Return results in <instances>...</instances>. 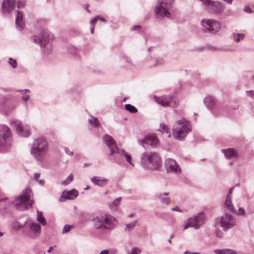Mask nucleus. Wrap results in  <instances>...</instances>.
Listing matches in <instances>:
<instances>
[{
    "label": "nucleus",
    "mask_w": 254,
    "mask_h": 254,
    "mask_svg": "<svg viewBox=\"0 0 254 254\" xmlns=\"http://www.w3.org/2000/svg\"><path fill=\"white\" fill-rule=\"evenodd\" d=\"M132 28L134 30H138L141 28V26L140 25H135Z\"/></svg>",
    "instance_id": "55"
},
{
    "label": "nucleus",
    "mask_w": 254,
    "mask_h": 254,
    "mask_svg": "<svg viewBox=\"0 0 254 254\" xmlns=\"http://www.w3.org/2000/svg\"><path fill=\"white\" fill-rule=\"evenodd\" d=\"M78 194V192L77 190H72L67 192V195L64 196V197L62 195L61 197L60 200L61 201H64L65 199H71L74 197H76Z\"/></svg>",
    "instance_id": "25"
},
{
    "label": "nucleus",
    "mask_w": 254,
    "mask_h": 254,
    "mask_svg": "<svg viewBox=\"0 0 254 254\" xmlns=\"http://www.w3.org/2000/svg\"><path fill=\"white\" fill-rule=\"evenodd\" d=\"M234 38L236 42H238L240 40V38L237 36V34L234 35Z\"/></svg>",
    "instance_id": "54"
},
{
    "label": "nucleus",
    "mask_w": 254,
    "mask_h": 254,
    "mask_svg": "<svg viewBox=\"0 0 254 254\" xmlns=\"http://www.w3.org/2000/svg\"><path fill=\"white\" fill-rule=\"evenodd\" d=\"M201 25L210 33L215 34L221 29V24L218 20L214 19H203L201 21Z\"/></svg>",
    "instance_id": "11"
},
{
    "label": "nucleus",
    "mask_w": 254,
    "mask_h": 254,
    "mask_svg": "<svg viewBox=\"0 0 254 254\" xmlns=\"http://www.w3.org/2000/svg\"><path fill=\"white\" fill-rule=\"evenodd\" d=\"M203 4L206 6L207 8L212 9L216 10L218 8V6L215 4V3L211 0H200Z\"/></svg>",
    "instance_id": "26"
},
{
    "label": "nucleus",
    "mask_w": 254,
    "mask_h": 254,
    "mask_svg": "<svg viewBox=\"0 0 254 254\" xmlns=\"http://www.w3.org/2000/svg\"><path fill=\"white\" fill-rule=\"evenodd\" d=\"M173 2V0H158V3L166 8L169 7Z\"/></svg>",
    "instance_id": "29"
},
{
    "label": "nucleus",
    "mask_w": 254,
    "mask_h": 254,
    "mask_svg": "<svg viewBox=\"0 0 254 254\" xmlns=\"http://www.w3.org/2000/svg\"><path fill=\"white\" fill-rule=\"evenodd\" d=\"M15 24L16 26L19 27L20 29L23 28V14L19 10L16 11V17H15Z\"/></svg>",
    "instance_id": "23"
},
{
    "label": "nucleus",
    "mask_w": 254,
    "mask_h": 254,
    "mask_svg": "<svg viewBox=\"0 0 254 254\" xmlns=\"http://www.w3.org/2000/svg\"><path fill=\"white\" fill-rule=\"evenodd\" d=\"M224 206L228 210H230L231 212L234 211V206L232 204V202L231 200V196L227 195L226 200L224 203Z\"/></svg>",
    "instance_id": "28"
},
{
    "label": "nucleus",
    "mask_w": 254,
    "mask_h": 254,
    "mask_svg": "<svg viewBox=\"0 0 254 254\" xmlns=\"http://www.w3.org/2000/svg\"><path fill=\"white\" fill-rule=\"evenodd\" d=\"M30 190L26 189L20 195L16 197L14 205L17 210L23 211L32 207V201L30 199Z\"/></svg>",
    "instance_id": "8"
},
{
    "label": "nucleus",
    "mask_w": 254,
    "mask_h": 254,
    "mask_svg": "<svg viewBox=\"0 0 254 254\" xmlns=\"http://www.w3.org/2000/svg\"><path fill=\"white\" fill-rule=\"evenodd\" d=\"M72 227V226L68 225H65L64 229H63V232L66 233L70 231L71 228Z\"/></svg>",
    "instance_id": "41"
},
{
    "label": "nucleus",
    "mask_w": 254,
    "mask_h": 254,
    "mask_svg": "<svg viewBox=\"0 0 254 254\" xmlns=\"http://www.w3.org/2000/svg\"><path fill=\"white\" fill-rule=\"evenodd\" d=\"M53 247H51L49 248V250L47 251L48 253H50L51 251L53 250Z\"/></svg>",
    "instance_id": "64"
},
{
    "label": "nucleus",
    "mask_w": 254,
    "mask_h": 254,
    "mask_svg": "<svg viewBox=\"0 0 254 254\" xmlns=\"http://www.w3.org/2000/svg\"><path fill=\"white\" fill-rule=\"evenodd\" d=\"M103 141L109 148L111 153L110 155H112L113 154H119L121 156L125 158L126 161L129 163L131 166H134V164L131 161V156L130 154L126 152L125 150H120L117 147L115 141L114 140L113 137L108 135L105 134L103 137Z\"/></svg>",
    "instance_id": "5"
},
{
    "label": "nucleus",
    "mask_w": 254,
    "mask_h": 254,
    "mask_svg": "<svg viewBox=\"0 0 254 254\" xmlns=\"http://www.w3.org/2000/svg\"><path fill=\"white\" fill-rule=\"evenodd\" d=\"M185 254H200V253H197V252H193V253H191V252H190L189 251H186L184 253Z\"/></svg>",
    "instance_id": "56"
},
{
    "label": "nucleus",
    "mask_w": 254,
    "mask_h": 254,
    "mask_svg": "<svg viewBox=\"0 0 254 254\" xmlns=\"http://www.w3.org/2000/svg\"><path fill=\"white\" fill-rule=\"evenodd\" d=\"M141 251L137 248H133L131 249V252L128 253V254H139Z\"/></svg>",
    "instance_id": "40"
},
{
    "label": "nucleus",
    "mask_w": 254,
    "mask_h": 254,
    "mask_svg": "<svg viewBox=\"0 0 254 254\" xmlns=\"http://www.w3.org/2000/svg\"><path fill=\"white\" fill-rule=\"evenodd\" d=\"M41 232V226L36 223H31L29 226L28 235L30 237H36L39 236Z\"/></svg>",
    "instance_id": "17"
},
{
    "label": "nucleus",
    "mask_w": 254,
    "mask_h": 254,
    "mask_svg": "<svg viewBox=\"0 0 254 254\" xmlns=\"http://www.w3.org/2000/svg\"><path fill=\"white\" fill-rule=\"evenodd\" d=\"M73 175L72 174H70L69 175V176L68 177V178L66 179V180H65L64 181L62 184L64 185H67L68 184H69L70 182H71L72 180H73Z\"/></svg>",
    "instance_id": "39"
},
{
    "label": "nucleus",
    "mask_w": 254,
    "mask_h": 254,
    "mask_svg": "<svg viewBox=\"0 0 254 254\" xmlns=\"http://www.w3.org/2000/svg\"><path fill=\"white\" fill-rule=\"evenodd\" d=\"M166 170L168 173H179L181 170L176 161L171 158H168L165 161Z\"/></svg>",
    "instance_id": "14"
},
{
    "label": "nucleus",
    "mask_w": 254,
    "mask_h": 254,
    "mask_svg": "<svg viewBox=\"0 0 254 254\" xmlns=\"http://www.w3.org/2000/svg\"><path fill=\"white\" fill-rule=\"evenodd\" d=\"M40 174L39 173H35L34 175V180L37 181L39 185H43L44 184V181L39 180Z\"/></svg>",
    "instance_id": "37"
},
{
    "label": "nucleus",
    "mask_w": 254,
    "mask_h": 254,
    "mask_svg": "<svg viewBox=\"0 0 254 254\" xmlns=\"http://www.w3.org/2000/svg\"><path fill=\"white\" fill-rule=\"evenodd\" d=\"M99 16H97L95 17L92 18L90 20V24L92 25V26L94 27L95 24H96L97 20H98Z\"/></svg>",
    "instance_id": "42"
},
{
    "label": "nucleus",
    "mask_w": 254,
    "mask_h": 254,
    "mask_svg": "<svg viewBox=\"0 0 254 254\" xmlns=\"http://www.w3.org/2000/svg\"><path fill=\"white\" fill-rule=\"evenodd\" d=\"M91 181L93 182V183L95 185H98L100 187H103V185H100L99 182L101 181L99 178H98L97 177H93L91 179ZM107 180L106 179H102V181L104 182L106 181Z\"/></svg>",
    "instance_id": "33"
},
{
    "label": "nucleus",
    "mask_w": 254,
    "mask_h": 254,
    "mask_svg": "<svg viewBox=\"0 0 254 254\" xmlns=\"http://www.w3.org/2000/svg\"><path fill=\"white\" fill-rule=\"evenodd\" d=\"M48 145L46 141L42 138L35 139L31 147V153L38 161H42L47 153Z\"/></svg>",
    "instance_id": "3"
},
{
    "label": "nucleus",
    "mask_w": 254,
    "mask_h": 254,
    "mask_svg": "<svg viewBox=\"0 0 254 254\" xmlns=\"http://www.w3.org/2000/svg\"><path fill=\"white\" fill-rule=\"evenodd\" d=\"M15 0H3L1 11L3 14L10 13L15 7Z\"/></svg>",
    "instance_id": "16"
},
{
    "label": "nucleus",
    "mask_w": 254,
    "mask_h": 254,
    "mask_svg": "<svg viewBox=\"0 0 254 254\" xmlns=\"http://www.w3.org/2000/svg\"><path fill=\"white\" fill-rule=\"evenodd\" d=\"M190 122L184 118L177 121L172 128L173 136L177 139L182 140L190 131Z\"/></svg>",
    "instance_id": "2"
},
{
    "label": "nucleus",
    "mask_w": 254,
    "mask_h": 254,
    "mask_svg": "<svg viewBox=\"0 0 254 254\" xmlns=\"http://www.w3.org/2000/svg\"><path fill=\"white\" fill-rule=\"evenodd\" d=\"M246 94L248 96L254 99V92L253 91H252V90L248 91L246 92Z\"/></svg>",
    "instance_id": "46"
},
{
    "label": "nucleus",
    "mask_w": 254,
    "mask_h": 254,
    "mask_svg": "<svg viewBox=\"0 0 254 254\" xmlns=\"http://www.w3.org/2000/svg\"><path fill=\"white\" fill-rule=\"evenodd\" d=\"M94 27L92 26V27H91V30H90L91 33L92 34H93V33H94Z\"/></svg>",
    "instance_id": "63"
},
{
    "label": "nucleus",
    "mask_w": 254,
    "mask_h": 254,
    "mask_svg": "<svg viewBox=\"0 0 254 254\" xmlns=\"http://www.w3.org/2000/svg\"><path fill=\"white\" fill-rule=\"evenodd\" d=\"M109 251L108 250H103L101 251L100 254H108Z\"/></svg>",
    "instance_id": "58"
},
{
    "label": "nucleus",
    "mask_w": 254,
    "mask_h": 254,
    "mask_svg": "<svg viewBox=\"0 0 254 254\" xmlns=\"http://www.w3.org/2000/svg\"><path fill=\"white\" fill-rule=\"evenodd\" d=\"M214 252L216 254H238L236 251L229 249H217Z\"/></svg>",
    "instance_id": "27"
},
{
    "label": "nucleus",
    "mask_w": 254,
    "mask_h": 254,
    "mask_svg": "<svg viewBox=\"0 0 254 254\" xmlns=\"http://www.w3.org/2000/svg\"><path fill=\"white\" fill-rule=\"evenodd\" d=\"M124 59L125 60V61L128 64H130L131 63V61L130 59L127 58V57L124 56L123 57Z\"/></svg>",
    "instance_id": "52"
},
{
    "label": "nucleus",
    "mask_w": 254,
    "mask_h": 254,
    "mask_svg": "<svg viewBox=\"0 0 254 254\" xmlns=\"http://www.w3.org/2000/svg\"><path fill=\"white\" fill-rule=\"evenodd\" d=\"M245 209L242 207L239 208L238 209V211L237 212V214L244 215H245Z\"/></svg>",
    "instance_id": "45"
},
{
    "label": "nucleus",
    "mask_w": 254,
    "mask_h": 254,
    "mask_svg": "<svg viewBox=\"0 0 254 254\" xmlns=\"http://www.w3.org/2000/svg\"><path fill=\"white\" fill-rule=\"evenodd\" d=\"M89 124L94 127H98L100 123L97 118H92L91 120H89Z\"/></svg>",
    "instance_id": "35"
},
{
    "label": "nucleus",
    "mask_w": 254,
    "mask_h": 254,
    "mask_svg": "<svg viewBox=\"0 0 254 254\" xmlns=\"http://www.w3.org/2000/svg\"><path fill=\"white\" fill-rule=\"evenodd\" d=\"M18 91H21V92H23V93L26 94L27 92H29V90L28 89H24V90H18Z\"/></svg>",
    "instance_id": "59"
},
{
    "label": "nucleus",
    "mask_w": 254,
    "mask_h": 254,
    "mask_svg": "<svg viewBox=\"0 0 254 254\" xmlns=\"http://www.w3.org/2000/svg\"><path fill=\"white\" fill-rule=\"evenodd\" d=\"M168 195L169 193L168 192L159 193L156 194L155 197L159 200L162 203L168 204L171 201L169 197H168Z\"/></svg>",
    "instance_id": "20"
},
{
    "label": "nucleus",
    "mask_w": 254,
    "mask_h": 254,
    "mask_svg": "<svg viewBox=\"0 0 254 254\" xmlns=\"http://www.w3.org/2000/svg\"><path fill=\"white\" fill-rule=\"evenodd\" d=\"M244 10L245 12L249 13H251L253 12L252 10L249 6H245L244 7Z\"/></svg>",
    "instance_id": "47"
},
{
    "label": "nucleus",
    "mask_w": 254,
    "mask_h": 254,
    "mask_svg": "<svg viewBox=\"0 0 254 254\" xmlns=\"http://www.w3.org/2000/svg\"><path fill=\"white\" fill-rule=\"evenodd\" d=\"M103 141L109 148L111 153L110 155H112L113 154H119L121 156L125 158L126 161L129 163L131 166H134V164L131 161V156L130 154L126 152L125 150H120L117 147L115 141L114 140L113 137L108 135L105 134L103 137Z\"/></svg>",
    "instance_id": "6"
},
{
    "label": "nucleus",
    "mask_w": 254,
    "mask_h": 254,
    "mask_svg": "<svg viewBox=\"0 0 254 254\" xmlns=\"http://www.w3.org/2000/svg\"><path fill=\"white\" fill-rule=\"evenodd\" d=\"M98 20H100L101 22H104V21H106V20L104 18L100 17L99 16V18H98Z\"/></svg>",
    "instance_id": "61"
},
{
    "label": "nucleus",
    "mask_w": 254,
    "mask_h": 254,
    "mask_svg": "<svg viewBox=\"0 0 254 254\" xmlns=\"http://www.w3.org/2000/svg\"><path fill=\"white\" fill-rule=\"evenodd\" d=\"M137 222V220H134L133 222H131L130 223L127 224L126 225V230L128 229L129 231L132 230L135 226Z\"/></svg>",
    "instance_id": "36"
},
{
    "label": "nucleus",
    "mask_w": 254,
    "mask_h": 254,
    "mask_svg": "<svg viewBox=\"0 0 254 254\" xmlns=\"http://www.w3.org/2000/svg\"><path fill=\"white\" fill-rule=\"evenodd\" d=\"M64 150L67 154L70 156L73 155V152L70 151L67 147L64 148Z\"/></svg>",
    "instance_id": "50"
},
{
    "label": "nucleus",
    "mask_w": 254,
    "mask_h": 254,
    "mask_svg": "<svg viewBox=\"0 0 254 254\" xmlns=\"http://www.w3.org/2000/svg\"><path fill=\"white\" fill-rule=\"evenodd\" d=\"M138 142L144 148H146L148 145L155 147L158 143V139L154 136H147L144 139L139 140Z\"/></svg>",
    "instance_id": "15"
},
{
    "label": "nucleus",
    "mask_w": 254,
    "mask_h": 254,
    "mask_svg": "<svg viewBox=\"0 0 254 254\" xmlns=\"http://www.w3.org/2000/svg\"><path fill=\"white\" fill-rule=\"evenodd\" d=\"M194 218L197 220L198 224L200 225V226L204 221V214L202 212H200L197 215L194 217Z\"/></svg>",
    "instance_id": "30"
},
{
    "label": "nucleus",
    "mask_w": 254,
    "mask_h": 254,
    "mask_svg": "<svg viewBox=\"0 0 254 254\" xmlns=\"http://www.w3.org/2000/svg\"><path fill=\"white\" fill-rule=\"evenodd\" d=\"M173 101V107H176L178 105V103H179V101L176 99H173V100L172 101V102Z\"/></svg>",
    "instance_id": "49"
},
{
    "label": "nucleus",
    "mask_w": 254,
    "mask_h": 254,
    "mask_svg": "<svg viewBox=\"0 0 254 254\" xmlns=\"http://www.w3.org/2000/svg\"><path fill=\"white\" fill-rule=\"evenodd\" d=\"M25 1L24 0H19L18 1V8H20L21 7L25 5Z\"/></svg>",
    "instance_id": "44"
},
{
    "label": "nucleus",
    "mask_w": 254,
    "mask_h": 254,
    "mask_svg": "<svg viewBox=\"0 0 254 254\" xmlns=\"http://www.w3.org/2000/svg\"><path fill=\"white\" fill-rule=\"evenodd\" d=\"M8 63L13 68H15L17 66V63L16 60H13L11 58L9 59Z\"/></svg>",
    "instance_id": "38"
},
{
    "label": "nucleus",
    "mask_w": 254,
    "mask_h": 254,
    "mask_svg": "<svg viewBox=\"0 0 254 254\" xmlns=\"http://www.w3.org/2000/svg\"><path fill=\"white\" fill-rule=\"evenodd\" d=\"M11 123L18 134L24 137L29 136L30 129L27 126L23 125L19 120H13Z\"/></svg>",
    "instance_id": "13"
},
{
    "label": "nucleus",
    "mask_w": 254,
    "mask_h": 254,
    "mask_svg": "<svg viewBox=\"0 0 254 254\" xmlns=\"http://www.w3.org/2000/svg\"><path fill=\"white\" fill-rule=\"evenodd\" d=\"M225 2H226V3L230 4L232 3V1L233 0H223Z\"/></svg>",
    "instance_id": "60"
},
{
    "label": "nucleus",
    "mask_w": 254,
    "mask_h": 254,
    "mask_svg": "<svg viewBox=\"0 0 254 254\" xmlns=\"http://www.w3.org/2000/svg\"><path fill=\"white\" fill-rule=\"evenodd\" d=\"M11 133L9 128L4 125H0V146L7 148L11 145Z\"/></svg>",
    "instance_id": "10"
},
{
    "label": "nucleus",
    "mask_w": 254,
    "mask_h": 254,
    "mask_svg": "<svg viewBox=\"0 0 254 254\" xmlns=\"http://www.w3.org/2000/svg\"><path fill=\"white\" fill-rule=\"evenodd\" d=\"M29 98V96L28 95L22 97V100L24 101H27Z\"/></svg>",
    "instance_id": "57"
},
{
    "label": "nucleus",
    "mask_w": 254,
    "mask_h": 254,
    "mask_svg": "<svg viewBox=\"0 0 254 254\" xmlns=\"http://www.w3.org/2000/svg\"><path fill=\"white\" fill-rule=\"evenodd\" d=\"M117 224L116 219L111 215L105 214L97 217L94 226L96 229H113Z\"/></svg>",
    "instance_id": "7"
},
{
    "label": "nucleus",
    "mask_w": 254,
    "mask_h": 254,
    "mask_svg": "<svg viewBox=\"0 0 254 254\" xmlns=\"http://www.w3.org/2000/svg\"><path fill=\"white\" fill-rule=\"evenodd\" d=\"M88 6L89 5L88 4H86L85 5V8L86 9V10L89 12L90 13V10L88 9Z\"/></svg>",
    "instance_id": "62"
},
{
    "label": "nucleus",
    "mask_w": 254,
    "mask_h": 254,
    "mask_svg": "<svg viewBox=\"0 0 254 254\" xmlns=\"http://www.w3.org/2000/svg\"><path fill=\"white\" fill-rule=\"evenodd\" d=\"M159 130L162 133H169L168 137H170L171 136V134L170 133V128L164 124H161L160 125V128Z\"/></svg>",
    "instance_id": "32"
},
{
    "label": "nucleus",
    "mask_w": 254,
    "mask_h": 254,
    "mask_svg": "<svg viewBox=\"0 0 254 254\" xmlns=\"http://www.w3.org/2000/svg\"><path fill=\"white\" fill-rule=\"evenodd\" d=\"M163 63H164L163 60L162 59H160V60L156 61V65H161V64H163Z\"/></svg>",
    "instance_id": "51"
},
{
    "label": "nucleus",
    "mask_w": 254,
    "mask_h": 254,
    "mask_svg": "<svg viewBox=\"0 0 254 254\" xmlns=\"http://www.w3.org/2000/svg\"><path fill=\"white\" fill-rule=\"evenodd\" d=\"M166 7L163 5H159L156 7L155 10V16L158 19H162L164 17L168 18L170 16V13L166 9Z\"/></svg>",
    "instance_id": "18"
},
{
    "label": "nucleus",
    "mask_w": 254,
    "mask_h": 254,
    "mask_svg": "<svg viewBox=\"0 0 254 254\" xmlns=\"http://www.w3.org/2000/svg\"><path fill=\"white\" fill-rule=\"evenodd\" d=\"M154 99L155 102L158 104H160L163 107H166L172 102L173 98L171 96H164L161 97H155Z\"/></svg>",
    "instance_id": "19"
},
{
    "label": "nucleus",
    "mask_w": 254,
    "mask_h": 254,
    "mask_svg": "<svg viewBox=\"0 0 254 254\" xmlns=\"http://www.w3.org/2000/svg\"><path fill=\"white\" fill-rule=\"evenodd\" d=\"M120 200L121 198H116L112 204L113 206L116 207L119 204Z\"/></svg>",
    "instance_id": "43"
},
{
    "label": "nucleus",
    "mask_w": 254,
    "mask_h": 254,
    "mask_svg": "<svg viewBox=\"0 0 254 254\" xmlns=\"http://www.w3.org/2000/svg\"><path fill=\"white\" fill-rule=\"evenodd\" d=\"M171 210L172 211H176L179 212H183V211L179 208L178 206H175L171 209Z\"/></svg>",
    "instance_id": "48"
},
{
    "label": "nucleus",
    "mask_w": 254,
    "mask_h": 254,
    "mask_svg": "<svg viewBox=\"0 0 254 254\" xmlns=\"http://www.w3.org/2000/svg\"><path fill=\"white\" fill-rule=\"evenodd\" d=\"M140 164L144 168L158 169L161 164V159L157 153L146 151L140 155Z\"/></svg>",
    "instance_id": "1"
},
{
    "label": "nucleus",
    "mask_w": 254,
    "mask_h": 254,
    "mask_svg": "<svg viewBox=\"0 0 254 254\" xmlns=\"http://www.w3.org/2000/svg\"><path fill=\"white\" fill-rule=\"evenodd\" d=\"M189 227L198 229L200 227V225L198 224V222H197V220L194 217L190 218L188 219L187 223L185 226L184 229H186Z\"/></svg>",
    "instance_id": "24"
},
{
    "label": "nucleus",
    "mask_w": 254,
    "mask_h": 254,
    "mask_svg": "<svg viewBox=\"0 0 254 254\" xmlns=\"http://www.w3.org/2000/svg\"><path fill=\"white\" fill-rule=\"evenodd\" d=\"M37 220L42 225H45L46 224V219L43 216V213L41 211H37Z\"/></svg>",
    "instance_id": "31"
},
{
    "label": "nucleus",
    "mask_w": 254,
    "mask_h": 254,
    "mask_svg": "<svg viewBox=\"0 0 254 254\" xmlns=\"http://www.w3.org/2000/svg\"><path fill=\"white\" fill-rule=\"evenodd\" d=\"M236 220L231 214L225 213L221 216L220 219V225L225 231L236 226Z\"/></svg>",
    "instance_id": "12"
},
{
    "label": "nucleus",
    "mask_w": 254,
    "mask_h": 254,
    "mask_svg": "<svg viewBox=\"0 0 254 254\" xmlns=\"http://www.w3.org/2000/svg\"><path fill=\"white\" fill-rule=\"evenodd\" d=\"M50 39V35L46 29L42 30L40 37L34 36L31 38L32 41L36 44H39L43 49V52L47 54H49L52 50V46L49 43Z\"/></svg>",
    "instance_id": "9"
},
{
    "label": "nucleus",
    "mask_w": 254,
    "mask_h": 254,
    "mask_svg": "<svg viewBox=\"0 0 254 254\" xmlns=\"http://www.w3.org/2000/svg\"><path fill=\"white\" fill-rule=\"evenodd\" d=\"M103 141L109 148L111 153L110 155H112L113 154H119L121 156L125 158L126 161L129 163L131 166H134V164L131 161V156L130 154L126 152L125 150H120L117 147L115 141L114 140L113 137L108 135L105 134L103 137Z\"/></svg>",
    "instance_id": "4"
},
{
    "label": "nucleus",
    "mask_w": 254,
    "mask_h": 254,
    "mask_svg": "<svg viewBox=\"0 0 254 254\" xmlns=\"http://www.w3.org/2000/svg\"><path fill=\"white\" fill-rule=\"evenodd\" d=\"M206 106L209 109H213L216 105V99L213 96L206 97L204 100Z\"/></svg>",
    "instance_id": "22"
},
{
    "label": "nucleus",
    "mask_w": 254,
    "mask_h": 254,
    "mask_svg": "<svg viewBox=\"0 0 254 254\" xmlns=\"http://www.w3.org/2000/svg\"><path fill=\"white\" fill-rule=\"evenodd\" d=\"M237 36L241 39L244 37L245 34L243 33H237Z\"/></svg>",
    "instance_id": "53"
},
{
    "label": "nucleus",
    "mask_w": 254,
    "mask_h": 254,
    "mask_svg": "<svg viewBox=\"0 0 254 254\" xmlns=\"http://www.w3.org/2000/svg\"><path fill=\"white\" fill-rule=\"evenodd\" d=\"M125 109L132 113H135L137 111V109L134 106L129 104L125 105Z\"/></svg>",
    "instance_id": "34"
},
{
    "label": "nucleus",
    "mask_w": 254,
    "mask_h": 254,
    "mask_svg": "<svg viewBox=\"0 0 254 254\" xmlns=\"http://www.w3.org/2000/svg\"><path fill=\"white\" fill-rule=\"evenodd\" d=\"M222 152L227 159H236L238 158L237 152L234 149H223Z\"/></svg>",
    "instance_id": "21"
}]
</instances>
